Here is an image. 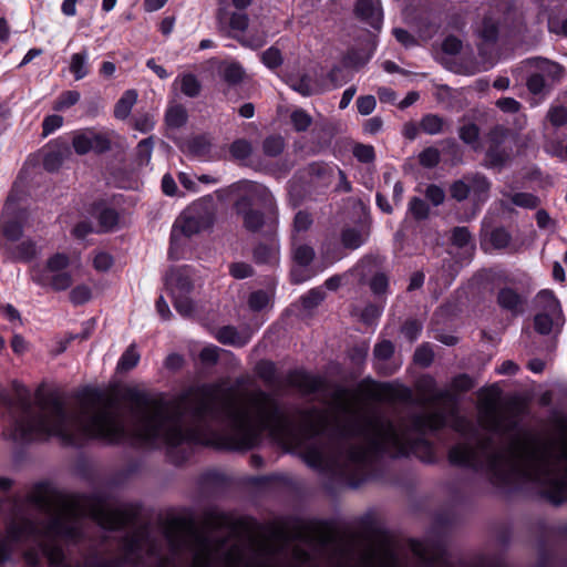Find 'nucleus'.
<instances>
[{
    "label": "nucleus",
    "instance_id": "1",
    "mask_svg": "<svg viewBox=\"0 0 567 567\" xmlns=\"http://www.w3.org/2000/svg\"><path fill=\"white\" fill-rule=\"evenodd\" d=\"M332 401V413L318 408L299 410L295 424L280 402L261 389L234 396L228 390L204 386L192 398L177 402L135 394L132 423L127 425L120 404L100 391L87 389L79 393L73 411L68 410L58 392H50L41 394V437L54 435L70 445L80 444L84 437H96L175 446L197 440L208 422L224 423L231 449H252L261 442L264 433L278 442L303 443L302 456L309 466H331L351 487L367 480L380 454H414L423 462L434 461L425 435L446 425L447 414L443 410L392 421L377 412L359 413L347 389H337Z\"/></svg>",
    "mask_w": 567,
    "mask_h": 567
},
{
    "label": "nucleus",
    "instance_id": "2",
    "mask_svg": "<svg viewBox=\"0 0 567 567\" xmlns=\"http://www.w3.org/2000/svg\"><path fill=\"white\" fill-rule=\"evenodd\" d=\"M556 431L555 439L516 435L508 445L496 444L489 436L458 443L450 449L449 461L485 472L495 485L535 483L549 502L559 505L567 499L566 417L556 420Z\"/></svg>",
    "mask_w": 567,
    "mask_h": 567
},
{
    "label": "nucleus",
    "instance_id": "3",
    "mask_svg": "<svg viewBox=\"0 0 567 567\" xmlns=\"http://www.w3.org/2000/svg\"><path fill=\"white\" fill-rule=\"evenodd\" d=\"M499 392L492 388L481 399L478 420L481 425L497 434H507L517 425V415L512 406H501Z\"/></svg>",
    "mask_w": 567,
    "mask_h": 567
},
{
    "label": "nucleus",
    "instance_id": "4",
    "mask_svg": "<svg viewBox=\"0 0 567 567\" xmlns=\"http://www.w3.org/2000/svg\"><path fill=\"white\" fill-rule=\"evenodd\" d=\"M214 219L215 209L213 202H196L176 219L172 230V240H176L179 234L192 237L209 228Z\"/></svg>",
    "mask_w": 567,
    "mask_h": 567
},
{
    "label": "nucleus",
    "instance_id": "5",
    "mask_svg": "<svg viewBox=\"0 0 567 567\" xmlns=\"http://www.w3.org/2000/svg\"><path fill=\"white\" fill-rule=\"evenodd\" d=\"M331 168L322 162H313L297 174L289 182V197L292 206H298L302 199L299 182L311 185H328L331 182Z\"/></svg>",
    "mask_w": 567,
    "mask_h": 567
},
{
    "label": "nucleus",
    "instance_id": "6",
    "mask_svg": "<svg viewBox=\"0 0 567 567\" xmlns=\"http://www.w3.org/2000/svg\"><path fill=\"white\" fill-rule=\"evenodd\" d=\"M217 23L220 31H225L228 27L227 35L236 39L243 45L249 48H259L264 44L262 39L257 40H248L244 38L241 34L248 29L249 18L245 12H233L229 17L227 11L223 8L217 11Z\"/></svg>",
    "mask_w": 567,
    "mask_h": 567
},
{
    "label": "nucleus",
    "instance_id": "7",
    "mask_svg": "<svg viewBox=\"0 0 567 567\" xmlns=\"http://www.w3.org/2000/svg\"><path fill=\"white\" fill-rule=\"evenodd\" d=\"M27 218V210L18 207L17 203L9 197L0 218L2 234L9 240H18L22 236V225Z\"/></svg>",
    "mask_w": 567,
    "mask_h": 567
},
{
    "label": "nucleus",
    "instance_id": "8",
    "mask_svg": "<svg viewBox=\"0 0 567 567\" xmlns=\"http://www.w3.org/2000/svg\"><path fill=\"white\" fill-rule=\"evenodd\" d=\"M238 190L240 192L238 198L247 199L250 206L256 203L270 213L277 212L276 199L267 186L257 182L244 181L238 184Z\"/></svg>",
    "mask_w": 567,
    "mask_h": 567
},
{
    "label": "nucleus",
    "instance_id": "9",
    "mask_svg": "<svg viewBox=\"0 0 567 567\" xmlns=\"http://www.w3.org/2000/svg\"><path fill=\"white\" fill-rule=\"evenodd\" d=\"M234 208L243 219L244 227L251 233L259 231L265 225V215L262 212L255 209L245 198H238L234 203Z\"/></svg>",
    "mask_w": 567,
    "mask_h": 567
},
{
    "label": "nucleus",
    "instance_id": "10",
    "mask_svg": "<svg viewBox=\"0 0 567 567\" xmlns=\"http://www.w3.org/2000/svg\"><path fill=\"white\" fill-rule=\"evenodd\" d=\"M355 16L374 29H380L383 20V11L380 0H357Z\"/></svg>",
    "mask_w": 567,
    "mask_h": 567
},
{
    "label": "nucleus",
    "instance_id": "11",
    "mask_svg": "<svg viewBox=\"0 0 567 567\" xmlns=\"http://www.w3.org/2000/svg\"><path fill=\"white\" fill-rule=\"evenodd\" d=\"M290 386L297 388L302 394H311L324 386V379L303 371H290L287 375Z\"/></svg>",
    "mask_w": 567,
    "mask_h": 567
},
{
    "label": "nucleus",
    "instance_id": "12",
    "mask_svg": "<svg viewBox=\"0 0 567 567\" xmlns=\"http://www.w3.org/2000/svg\"><path fill=\"white\" fill-rule=\"evenodd\" d=\"M496 302L503 310L511 312L512 316H517L523 312L524 299L513 288L504 287L499 289L496 296Z\"/></svg>",
    "mask_w": 567,
    "mask_h": 567
},
{
    "label": "nucleus",
    "instance_id": "13",
    "mask_svg": "<svg viewBox=\"0 0 567 567\" xmlns=\"http://www.w3.org/2000/svg\"><path fill=\"white\" fill-rule=\"evenodd\" d=\"M166 285L172 296L189 295L193 289L189 277L182 269L171 270L166 277Z\"/></svg>",
    "mask_w": 567,
    "mask_h": 567
},
{
    "label": "nucleus",
    "instance_id": "14",
    "mask_svg": "<svg viewBox=\"0 0 567 567\" xmlns=\"http://www.w3.org/2000/svg\"><path fill=\"white\" fill-rule=\"evenodd\" d=\"M536 303L540 309L539 312L549 313L550 316L563 317L560 303L550 290H542L536 296Z\"/></svg>",
    "mask_w": 567,
    "mask_h": 567
},
{
    "label": "nucleus",
    "instance_id": "15",
    "mask_svg": "<svg viewBox=\"0 0 567 567\" xmlns=\"http://www.w3.org/2000/svg\"><path fill=\"white\" fill-rule=\"evenodd\" d=\"M498 31V21L489 16H485L476 28V34L485 44H495Z\"/></svg>",
    "mask_w": 567,
    "mask_h": 567
},
{
    "label": "nucleus",
    "instance_id": "16",
    "mask_svg": "<svg viewBox=\"0 0 567 567\" xmlns=\"http://www.w3.org/2000/svg\"><path fill=\"white\" fill-rule=\"evenodd\" d=\"M218 72L228 85H237L245 78V70L238 62H224L218 68Z\"/></svg>",
    "mask_w": 567,
    "mask_h": 567
},
{
    "label": "nucleus",
    "instance_id": "17",
    "mask_svg": "<svg viewBox=\"0 0 567 567\" xmlns=\"http://www.w3.org/2000/svg\"><path fill=\"white\" fill-rule=\"evenodd\" d=\"M467 181L470 182V190L473 193L475 200L482 202L487 198L491 183L486 176L480 173L467 174Z\"/></svg>",
    "mask_w": 567,
    "mask_h": 567
},
{
    "label": "nucleus",
    "instance_id": "18",
    "mask_svg": "<svg viewBox=\"0 0 567 567\" xmlns=\"http://www.w3.org/2000/svg\"><path fill=\"white\" fill-rule=\"evenodd\" d=\"M291 256L296 264L306 267L313 261L316 251L311 246L299 243L296 236H292Z\"/></svg>",
    "mask_w": 567,
    "mask_h": 567
},
{
    "label": "nucleus",
    "instance_id": "19",
    "mask_svg": "<svg viewBox=\"0 0 567 567\" xmlns=\"http://www.w3.org/2000/svg\"><path fill=\"white\" fill-rule=\"evenodd\" d=\"M449 415L451 416V426L453 430L470 439L474 436V433H476L475 425L468 419L457 415L454 401L451 404Z\"/></svg>",
    "mask_w": 567,
    "mask_h": 567
},
{
    "label": "nucleus",
    "instance_id": "20",
    "mask_svg": "<svg viewBox=\"0 0 567 567\" xmlns=\"http://www.w3.org/2000/svg\"><path fill=\"white\" fill-rule=\"evenodd\" d=\"M186 151L196 157H206L212 150V140L208 135L202 134L189 138L185 143Z\"/></svg>",
    "mask_w": 567,
    "mask_h": 567
},
{
    "label": "nucleus",
    "instance_id": "21",
    "mask_svg": "<svg viewBox=\"0 0 567 567\" xmlns=\"http://www.w3.org/2000/svg\"><path fill=\"white\" fill-rule=\"evenodd\" d=\"M175 84H179L181 92L187 97H197L202 92V83L193 73L181 74Z\"/></svg>",
    "mask_w": 567,
    "mask_h": 567
},
{
    "label": "nucleus",
    "instance_id": "22",
    "mask_svg": "<svg viewBox=\"0 0 567 567\" xmlns=\"http://www.w3.org/2000/svg\"><path fill=\"white\" fill-rule=\"evenodd\" d=\"M368 237V233H363L360 229L353 227H347L341 230L340 239L341 244L347 249H358Z\"/></svg>",
    "mask_w": 567,
    "mask_h": 567
},
{
    "label": "nucleus",
    "instance_id": "23",
    "mask_svg": "<svg viewBox=\"0 0 567 567\" xmlns=\"http://www.w3.org/2000/svg\"><path fill=\"white\" fill-rule=\"evenodd\" d=\"M137 101V93L135 90H127L117 101L114 107V116L120 120L126 118L134 104Z\"/></svg>",
    "mask_w": 567,
    "mask_h": 567
},
{
    "label": "nucleus",
    "instance_id": "24",
    "mask_svg": "<svg viewBox=\"0 0 567 567\" xmlns=\"http://www.w3.org/2000/svg\"><path fill=\"white\" fill-rule=\"evenodd\" d=\"M563 323V317L550 316L549 313L538 312L534 318L535 330L540 334H549L554 326Z\"/></svg>",
    "mask_w": 567,
    "mask_h": 567
},
{
    "label": "nucleus",
    "instance_id": "25",
    "mask_svg": "<svg viewBox=\"0 0 567 567\" xmlns=\"http://www.w3.org/2000/svg\"><path fill=\"white\" fill-rule=\"evenodd\" d=\"M188 114L186 109L181 104L171 105L165 114V122L167 126L179 128L187 122Z\"/></svg>",
    "mask_w": 567,
    "mask_h": 567
},
{
    "label": "nucleus",
    "instance_id": "26",
    "mask_svg": "<svg viewBox=\"0 0 567 567\" xmlns=\"http://www.w3.org/2000/svg\"><path fill=\"white\" fill-rule=\"evenodd\" d=\"M536 62V66L542 71L543 75L548 76L553 82H558L563 79L565 69L559 63L542 58H538Z\"/></svg>",
    "mask_w": 567,
    "mask_h": 567
},
{
    "label": "nucleus",
    "instance_id": "27",
    "mask_svg": "<svg viewBox=\"0 0 567 567\" xmlns=\"http://www.w3.org/2000/svg\"><path fill=\"white\" fill-rule=\"evenodd\" d=\"M69 155L70 148L64 144L61 150L51 151L44 156L43 166L48 172H55Z\"/></svg>",
    "mask_w": 567,
    "mask_h": 567
},
{
    "label": "nucleus",
    "instance_id": "28",
    "mask_svg": "<svg viewBox=\"0 0 567 567\" xmlns=\"http://www.w3.org/2000/svg\"><path fill=\"white\" fill-rule=\"evenodd\" d=\"M509 159V152L498 145H489L485 155L487 167L503 166Z\"/></svg>",
    "mask_w": 567,
    "mask_h": 567
},
{
    "label": "nucleus",
    "instance_id": "29",
    "mask_svg": "<svg viewBox=\"0 0 567 567\" xmlns=\"http://www.w3.org/2000/svg\"><path fill=\"white\" fill-rule=\"evenodd\" d=\"M216 339L223 344H231V346H244L247 340L241 338L236 330V328L231 326H225L220 328L216 334Z\"/></svg>",
    "mask_w": 567,
    "mask_h": 567
},
{
    "label": "nucleus",
    "instance_id": "30",
    "mask_svg": "<svg viewBox=\"0 0 567 567\" xmlns=\"http://www.w3.org/2000/svg\"><path fill=\"white\" fill-rule=\"evenodd\" d=\"M420 128L430 135L440 134L444 128V120L436 114H426L420 121Z\"/></svg>",
    "mask_w": 567,
    "mask_h": 567
},
{
    "label": "nucleus",
    "instance_id": "31",
    "mask_svg": "<svg viewBox=\"0 0 567 567\" xmlns=\"http://www.w3.org/2000/svg\"><path fill=\"white\" fill-rule=\"evenodd\" d=\"M87 54L86 51L74 53L70 61V71L73 73L75 80H82L89 74L86 65Z\"/></svg>",
    "mask_w": 567,
    "mask_h": 567
},
{
    "label": "nucleus",
    "instance_id": "32",
    "mask_svg": "<svg viewBox=\"0 0 567 567\" xmlns=\"http://www.w3.org/2000/svg\"><path fill=\"white\" fill-rule=\"evenodd\" d=\"M423 382L426 384V386L429 389V393L424 398L425 403L435 404L440 401H445V400L453 401L451 390H435L434 389L435 382L432 378H427Z\"/></svg>",
    "mask_w": 567,
    "mask_h": 567
},
{
    "label": "nucleus",
    "instance_id": "33",
    "mask_svg": "<svg viewBox=\"0 0 567 567\" xmlns=\"http://www.w3.org/2000/svg\"><path fill=\"white\" fill-rule=\"evenodd\" d=\"M138 361L140 353L137 352L135 344H131L122 354L116 369L118 372H127L135 368Z\"/></svg>",
    "mask_w": 567,
    "mask_h": 567
},
{
    "label": "nucleus",
    "instance_id": "34",
    "mask_svg": "<svg viewBox=\"0 0 567 567\" xmlns=\"http://www.w3.org/2000/svg\"><path fill=\"white\" fill-rule=\"evenodd\" d=\"M276 372V365L271 361L262 360L256 364L257 375L269 386L275 385Z\"/></svg>",
    "mask_w": 567,
    "mask_h": 567
},
{
    "label": "nucleus",
    "instance_id": "35",
    "mask_svg": "<svg viewBox=\"0 0 567 567\" xmlns=\"http://www.w3.org/2000/svg\"><path fill=\"white\" fill-rule=\"evenodd\" d=\"M508 197L514 205L522 208L535 209L540 204L539 198L530 193H515Z\"/></svg>",
    "mask_w": 567,
    "mask_h": 567
},
{
    "label": "nucleus",
    "instance_id": "36",
    "mask_svg": "<svg viewBox=\"0 0 567 567\" xmlns=\"http://www.w3.org/2000/svg\"><path fill=\"white\" fill-rule=\"evenodd\" d=\"M285 150V140L279 135H272L262 142V151L267 156H278Z\"/></svg>",
    "mask_w": 567,
    "mask_h": 567
},
{
    "label": "nucleus",
    "instance_id": "37",
    "mask_svg": "<svg viewBox=\"0 0 567 567\" xmlns=\"http://www.w3.org/2000/svg\"><path fill=\"white\" fill-rule=\"evenodd\" d=\"M90 130L76 132L72 138V146L76 154L84 155L92 151Z\"/></svg>",
    "mask_w": 567,
    "mask_h": 567
},
{
    "label": "nucleus",
    "instance_id": "38",
    "mask_svg": "<svg viewBox=\"0 0 567 567\" xmlns=\"http://www.w3.org/2000/svg\"><path fill=\"white\" fill-rule=\"evenodd\" d=\"M97 219L101 230L110 231L117 225L118 214L115 209L105 207L100 212Z\"/></svg>",
    "mask_w": 567,
    "mask_h": 567
},
{
    "label": "nucleus",
    "instance_id": "39",
    "mask_svg": "<svg viewBox=\"0 0 567 567\" xmlns=\"http://www.w3.org/2000/svg\"><path fill=\"white\" fill-rule=\"evenodd\" d=\"M468 183L467 174L464 175L461 179L453 182L450 187L451 197L457 202L465 200L471 194Z\"/></svg>",
    "mask_w": 567,
    "mask_h": 567
},
{
    "label": "nucleus",
    "instance_id": "40",
    "mask_svg": "<svg viewBox=\"0 0 567 567\" xmlns=\"http://www.w3.org/2000/svg\"><path fill=\"white\" fill-rule=\"evenodd\" d=\"M229 152L236 159H246L251 155L252 146L249 141L239 138L230 144Z\"/></svg>",
    "mask_w": 567,
    "mask_h": 567
},
{
    "label": "nucleus",
    "instance_id": "41",
    "mask_svg": "<svg viewBox=\"0 0 567 567\" xmlns=\"http://www.w3.org/2000/svg\"><path fill=\"white\" fill-rule=\"evenodd\" d=\"M326 298L322 288H313L300 298L301 305L306 310H311L319 306Z\"/></svg>",
    "mask_w": 567,
    "mask_h": 567
},
{
    "label": "nucleus",
    "instance_id": "42",
    "mask_svg": "<svg viewBox=\"0 0 567 567\" xmlns=\"http://www.w3.org/2000/svg\"><path fill=\"white\" fill-rule=\"evenodd\" d=\"M394 343L390 340H382L378 342L373 348V358L377 361L384 362L388 361L394 354Z\"/></svg>",
    "mask_w": 567,
    "mask_h": 567
},
{
    "label": "nucleus",
    "instance_id": "43",
    "mask_svg": "<svg viewBox=\"0 0 567 567\" xmlns=\"http://www.w3.org/2000/svg\"><path fill=\"white\" fill-rule=\"evenodd\" d=\"M92 151L95 153H105L111 148V138L106 133H97L90 130Z\"/></svg>",
    "mask_w": 567,
    "mask_h": 567
},
{
    "label": "nucleus",
    "instance_id": "44",
    "mask_svg": "<svg viewBox=\"0 0 567 567\" xmlns=\"http://www.w3.org/2000/svg\"><path fill=\"white\" fill-rule=\"evenodd\" d=\"M511 240L512 236L504 227H497L489 234V241L495 249L508 247Z\"/></svg>",
    "mask_w": 567,
    "mask_h": 567
},
{
    "label": "nucleus",
    "instance_id": "45",
    "mask_svg": "<svg viewBox=\"0 0 567 567\" xmlns=\"http://www.w3.org/2000/svg\"><path fill=\"white\" fill-rule=\"evenodd\" d=\"M70 301L75 305H84L92 298V290L86 285H78L69 293Z\"/></svg>",
    "mask_w": 567,
    "mask_h": 567
},
{
    "label": "nucleus",
    "instance_id": "46",
    "mask_svg": "<svg viewBox=\"0 0 567 567\" xmlns=\"http://www.w3.org/2000/svg\"><path fill=\"white\" fill-rule=\"evenodd\" d=\"M154 138L150 136L142 140L137 145V161L140 165H147L152 157Z\"/></svg>",
    "mask_w": 567,
    "mask_h": 567
},
{
    "label": "nucleus",
    "instance_id": "47",
    "mask_svg": "<svg viewBox=\"0 0 567 567\" xmlns=\"http://www.w3.org/2000/svg\"><path fill=\"white\" fill-rule=\"evenodd\" d=\"M293 128L297 132H305L312 123V117L303 110L299 109L290 115Z\"/></svg>",
    "mask_w": 567,
    "mask_h": 567
},
{
    "label": "nucleus",
    "instance_id": "48",
    "mask_svg": "<svg viewBox=\"0 0 567 567\" xmlns=\"http://www.w3.org/2000/svg\"><path fill=\"white\" fill-rule=\"evenodd\" d=\"M440 151L433 146L424 148L419 155V162L423 167L433 168L440 163Z\"/></svg>",
    "mask_w": 567,
    "mask_h": 567
},
{
    "label": "nucleus",
    "instance_id": "49",
    "mask_svg": "<svg viewBox=\"0 0 567 567\" xmlns=\"http://www.w3.org/2000/svg\"><path fill=\"white\" fill-rule=\"evenodd\" d=\"M546 118L555 127H560L567 124V109L563 105L551 106L546 115Z\"/></svg>",
    "mask_w": 567,
    "mask_h": 567
},
{
    "label": "nucleus",
    "instance_id": "50",
    "mask_svg": "<svg viewBox=\"0 0 567 567\" xmlns=\"http://www.w3.org/2000/svg\"><path fill=\"white\" fill-rule=\"evenodd\" d=\"M80 101V93L78 91H65L54 102L53 109L62 111L71 107Z\"/></svg>",
    "mask_w": 567,
    "mask_h": 567
},
{
    "label": "nucleus",
    "instance_id": "51",
    "mask_svg": "<svg viewBox=\"0 0 567 567\" xmlns=\"http://www.w3.org/2000/svg\"><path fill=\"white\" fill-rule=\"evenodd\" d=\"M409 209L413 217L419 220L426 219L430 214L429 205L420 197L411 198Z\"/></svg>",
    "mask_w": 567,
    "mask_h": 567
},
{
    "label": "nucleus",
    "instance_id": "52",
    "mask_svg": "<svg viewBox=\"0 0 567 567\" xmlns=\"http://www.w3.org/2000/svg\"><path fill=\"white\" fill-rule=\"evenodd\" d=\"M353 156L361 163H373L375 159V152L372 145L355 144L353 146Z\"/></svg>",
    "mask_w": 567,
    "mask_h": 567
},
{
    "label": "nucleus",
    "instance_id": "53",
    "mask_svg": "<svg viewBox=\"0 0 567 567\" xmlns=\"http://www.w3.org/2000/svg\"><path fill=\"white\" fill-rule=\"evenodd\" d=\"M458 136L465 143L473 145L478 141L480 128L474 123H467L458 128Z\"/></svg>",
    "mask_w": 567,
    "mask_h": 567
},
{
    "label": "nucleus",
    "instance_id": "54",
    "mask_svg": "<svg viewBox=\"0 0 567 567\" xmlns=\"http://www.w3.org/2000/svg\"><path fill=\"white\" fill-rule=\"evenodd\" d=\"M37 255V246L32 241H22L16 247L14 258L29 261Z\"/></svg>",
    "mask_w": 567,
    "mask_h": 567
},
{
    "label": "nucleus",
    "instance_id": "55",
    "mask_svg": "<svg viewBox=\"0 0 567 567\" xmlns=\"http://www.w3.org/2000/svg\"><path fill=\"white\" fill-rule=\"evenodd\" d=\"M72 282V276L66 271L54 272L50 279V285L55 291L66 290Z\"/></svg>",
    "mask_w": 567,
    "mask_h": 567
},
{
    "label": "nucleus",
    "instance_id": "56",
    "mask_svg": "<svg viewBox=\"0 0 567 567\" xmlns=\"http://www.w3.org/2000/svg\"><path fill=\"white\" fill-rule=\"evenodd\" d=\"M414 362L422 367H429L434 359V353L427 343L421 344L414 352Z\"/></svg>",
    "mask_w": 567,
    "mask_h": 567
},
{
    "label": "nucleus",
    "instance_id": "57",
    "mask_svg": "<svg viewBox=\"0 0 567 567\" xmlns=\"http://www.w3.org/2000/svg\"><path fill=\"white\" fill-rule=\"evenodd\" d=\"M472 241V235L467 227H455L452 230L451 243L458 247L463 248L467 246Z\"/></svg>",
    "mask_w": 567,
    "mask_h": 567
},
{
    "label": "nucleus",
    "instance_id": "58",
    "mask_svg": "<svg viewBox=\"0 0 567 567\" xmlns=\"http://www.w3.org/2000/svg\"><path fill=\"white\" fill-rule=\"evenodd\" d=\"M175 309L184 317L192 316L194 311L193 301L188 298V295L173 296Z\"/></svg>",
    "mask_w": 567,
    "mask_h": 567
},
{
    "label": "nucleus",
    "instance_id": "59",
    "mask_svg": "<svg viewBox=\"0 0 567 567\" xmlns=\"http://www.w3.org/2000/svg\"><path fill=\"white\" fill-rule=\"evenodd\" d=\"M313 220L308 212L299 210L293 218V231L301 233L310 229Z\"/></svg>",
    "mask_w": 567,
    "mask_h": 567
},
{
    "label": "nucleus",
    "instance_id": "60",
    "mask_svg": "<svg viewBox=\"0 0 567 567\" xmlns=\"http://www.w3.org/2000/svg\"><path fill=\"white\" fill-rule=\"evenodd\" d=\"M474 386L472 378L465 373L458 374L453 378L451 382V391L454 392H466Z\"/></svg>",
    "mask_w": 567,
    "mask_h": 567
},
{
    "label": "nucleus",
    "instance_id": "61",
    "mask_svg": "<svg viewBox=\"0 0 567 567\" xmlns=\"http://www.w3.org/2000/svg\"><path fill=\"white\" fill-rule=\"evenodd\" d=\"M262 62L270 69H276L282 63V56L277 48L267 49L261 55Z\"/></svg>",
    "mask_w": 567,
    "mask_h": 567
},
{
    "label": "nucleus",
    "instance_id": "62",
    "mask_svg": "<svg viewBox=\"0 0 567 567\" xmlns=\"http://www.w3.org/2000/svg\"><path fill=\"white\" fill-rule=\"evenodd\" d=\"M269 302V296L267 292L262 290L255 291L250 293L248 299V305L250 309L254 311H259L264 309Z\"/></svg>",
    "mask_w": 567,
    "mask_h": 567
},
{
    "label": "nucleus",
    "instance_id": "63",
    "mask_svg": "<svg viewBox=\"0 0 567 567\" xmlns=\"http://www.w3.org/2000/svg\"><path fill=\"white\" fill-rule=\"evenodd\" d=\"M421 330H422L421 322H419L417 320H414V319L405 321L404 324L401 327V332L411 342L416 340Z\"/></svg>",
    "mask_w": 567,
    "mask_h": 567
},
{
    "label": "nucleus",
    "instance_id": "64",
    "mask_svg": "<svg viewBox=\"0 0 567 567\" xmlns=\"http://www.w3.org/2000/svg\"><path fill=\"white\" fill-rule=\"evenodd\" d=\"M463 43L455 35H449L442 42V50L444 53L450 55H456L462 51Z\"/></svg>",
    "mask_w": 567,
    "mask_h": 567
}]
</instances>
